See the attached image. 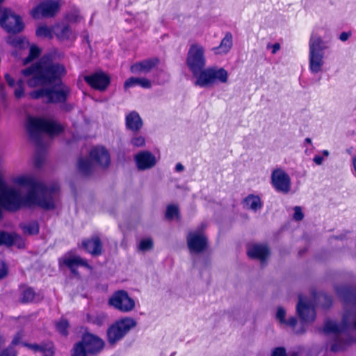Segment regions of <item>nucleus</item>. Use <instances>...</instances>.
<instances>
[{
  "mask_svg": "<svg viewBox=\"0 0 356 356\" xmlns=\"http://www.w3.org/2000/svg\"><path fill=\"white\" fill-rule=\"evenodd\" d=\"M336 291L346 304L356 306V286H339Z\"/></svg>",
  "mask_w": 356,
  "mask_h": 356,
  "instance_id": "nucleus-25",
  "label": "nucleus"
},
{
  "mask_svg": "<svg viewBox=\"0 0 356 356\" xmlns=\"http://www.w3.org/2000/svg\"><path fill=\"white\" fill-rule=\"evenodd\" d=\"M15 94L16 97H17V98L21 97V96L22 95V90L20 88V87L15 90Z\"/></svg>",
  "mask_w": 356,
  "mask_h": 356,
  "instance_id": "nucleus-57",
  "label": "nucleus"
},
{
  "mask_svg": "<svg viewBox=\"0 0 356 356\" xmlns=\"http://www.w3.org/2000/svg\"><path fill=\"white\" fill-rule=\"evenodd\" d=\"M353 166L354 169L355 175L356 176V156H354L353 158Z\"/></svg>",
  "mask_w": 356,
  "mask_h": 356,
  "instance_id": "nucleus-59",
  "label": "nucleus"
},
{
  "mask_svg": "<svg viewBox=\"0 0 356 356\" xmlns=\"http://www.w3.org/2000/svg\"><path fill=\"white\" fill-rule=\"evenodd\" d=\"M22 197L19 190L13 185L8 184L0 172V218L1 209L7 211H16L21 207Z\"/></svg>",
  "mask_w": 356,
  "mask_h": 356,
  "instance_id": "nucleus-6",
  "label": "nucleus"
},
{
  "mask_svg": "<svg viewBox=\"0 0 356 356\" xmlns=\"http://www.w3.org/2000/svg\"><path fill=\"white\" fill-rule=\"evenodd\" d=\"M233 45V37L230 32H227L225 37L222 39L219 46L213 49L216 54H227Z\"/></svg>",
  "mask_w": 356,
  "mask_h": 356,
  "instance_id": "nucleus-27",
  "label": "nucleus"
},
{
  "mask_svg": "<svg viewBox=\"0 0 356 356\" xmlns=\"http://www.w3.org/2000/svg\"><path fill=\"white\" fill-rule=\"evenodd\" d=\"M3 1H4V0H0V3H1V2H3Z\"/></svg>",
  "mask_w": 356,
  "mask_h": 356,
  "instance_id": "nucleus-64",
  "label": "nucleus"
},
{
  "mask_svg": "<svg viewBox=\"0 0 356 356\" xmlns=\"http://www.w3.org/2000/svg\"><path fill=\"white\" fill-rule=\"evenodd\" d=\"M43 299V296L34 291L31 287L24 289V303L39 302Z\"/></svg>",
  "mask_w": 356,
  "mask_h": 356,
  "instance_id": "nucleus-29",
  "label": "nucleus"
},
{
  "mask_svg": "<svg viewBox=\"0 0 356 356\" xmlns=\"http://www.w3.org/2000/svg\"><path fill=\"white\" fill-rule=\"evenodd\" d=\"M290 356H298V353L297 352L292 353Z\"/></svg>",
  "mask_w": 356,
  "mask_h": 356,
  "instance_id": "nucleus-63",
  "label": "nucleus"
},
{
  "mask_svg": "<svg viewBox=\"0 0 356 356\" xmlns=\"http://www.w3.org/2000/svg\"><path fill=\"white\" fill-rule=\"evenodd\" d=\"M84 81L93 90L104 92L111 84V76L102 71H96L83 76Z\"/></svg>",
  "mask_w": 356,
  "mask_h": 356,
  "instance_id": "nucleus-14",
  "label": "nucleus"
},
{
  "mask_svg": "<svg viewBox=\"0 0 356 356\" xmlns=\"http://www.w3.org/2000/svg\"><path fill=\"white\" fill-rule=\"evenodd\" d=\"M65 67L59 63H54L50 54H45L29 67L24 69V76H31L28 84L30 86H47L30 92L29 95L33 99H42L44 104H64L67 102L70 88L62 83V78L66 74Z\"/></svg>",
  "mask_w": 356,
  "mask_h": 356,
  "instance_id": "nucleus-1",
  "label": "nucleus"
},
{
  "mask_svg": "<svg viewBox=\"0 0 356 356\" xmlns=\"http://www.w3.org/2000/svg\"><path fill=\"white\" fill-rule=\"evenodd\" d=\"M0 356H17V353L13 347H9L3 351Z\"/></svg>",
  "mask_w": 356,
  "mask_h": 356,
  "instance_id": "nucleus-47",
  "label": "nucleus"
},
{
  "mask_svg": "<svg viewBox=\"0 0 356 356\" xmlns=\"http://www.w3.org/2000/svg\"><path fill=\"white\" fill-rule=\"evenodd\" d=\"M207 59L204 47L198 43L191 44L186 54V64L193 76L196 78L195 85L200 88L210 87L217 83H225L228 73L223 67L205 68Z\"/></svg>",
  "mask_w": 356,
  "mask_h": 356,
  "instance_id": "nucleus-2",
  "label": "nucleus"
},
{
  "mask_svg": "<svg viewBox=\"0 0 356 356\" xmlns=\"http://www.w3.org/2000/svg\"><path fill=\"white\" fill-rule=\"evenodd\" d=\"M22 341V334L21 332H18L12 341V345L16 346L19 344Z\"/></svg>",
  "mask_w": 356,
  "mask_h": 356,
  "instance_id": "nucleus-49",
  "label": "nucleus"
},
{
  "mask_svg": "<svg viewBox=\"0 0 356 356\" xmlns=\"http://www.w3.org/2000/svg\"><path fill=\"white\" fill-rule=\"evenodd\" d=\"M136 325V320L131 317H124L115 321L106 331L108 343L114 345L122 340Z\"/></svg>",
  "mask_w": 356,
  "mask_h": 356,
  "instance_id": "nucleus-8",
  "label": "nucleus"
},
{
  "mask_svg": "<svg viewBox=\"0 0 356 356\" xmlns=\"http://www.w3.org/2000/svg\"><path fill=\"white\" fill-rule=\"evenodd\" d=\"M60 5L56 0H44L36 5L31 11L33 18H51L59 12Z\"/></svg>",
  "mask_w": 356,
  "mask_h": 356,
  "instance_id": "nucleus-10",
  "label": "nucleus"
},
{
  "mask_svg": "<svg viewBox=\"0 0 356 356\" xmlns=\"http://www.w3.org/2000/svg\"><path fill=\"white\" fill-rule=\"evenodd\" d=\"M40 231L39 223L37 220L29 222L24 225V234L37 235Z\"/></svg>",
  "mask_w": 356,
  "mask_h": 356,
  "instance_id": "nucleus-35",
  "label": "nucleus"
},
{
  "mask_svg": "<svg viewBox=\"0 0 356 356\" xmlns=\"http://www.w3.org/2000/svg\"><path fill=\"white\" fill-rule=\"evenodd\" d=\"M143 122L138 112L132 111L125 117L127 129L133 133L138 132L143 127Z\"/></svg>",
  "mask_w": 356,
  "mask_h": 356,
  "instance_id": "nucleus-24",
  "label": "nucleus"
},
{
  "mask_svg": "<svg viewBox=\"0 0 356 356\" xmlns=\"http://www.w3.org/2000/svg\"><path fill=\"white\" fill-rule=\"evenodd\" d=\"M5 78L9 86H13L14 85L15 81L10 75L6 74Z\"/></svg>",
  "mask_w": 356,
  "mask_h": 356,
  "instance_id": "nucleus-56",
  "label": "nucleus"
},
{
  "mask_svg": "<svg viewBox=\"0 0 356 356\" xmlns=\"http://www.w3.org/2000/svg\"><path fill=\"white\" fill-rule=\"evenodd\" d=\"M24 347L33 353H41L42 356H54L55 348L53 342H42L40 344L24 342Z\"/></svg>",
  "mask_w": 356,
  "mask_h": 356,
  "instance_id": "nucleus-23",
  "label": "nucleus"
},
{
  "mask_svg": "<svg viewBox=\"0 0 356 356\" xmlns=\"http://www.w3.org/2000/svg\"><path fill=\"white\" fill-rule=\"evenodd\" d=\"M314 298L323 309H329L333 302V298L331 295L325 292H314Z\"/></svg>",
  "mask_w": 356,
  "mask_h": 356,
  "instance_id": "nucleus-28",
  "label": "nucleus"
},
{
  "mask_svg": "<svg viewBox=\"0 0 356 356\" xmlns=\"http://www.w3.org/2000/svg\"><path fill=\"white\" fill-rule=\"evenodd\" d=\"M42 53V49L38 45L32 44L30 45L28 56L24 58V65L38 58Z\"/></svg>",
  "mask_w": 356,
  "mask_h": 356,
  "instance_id": "nucleus-32",
  "label": "nucleus"
},
{
  "mask_svg": "<svg viewBox=\"0 0 356 356\" xmlns=\"http://www.w3.org/2000/svg\"><path fill=\"white\" fill-rule=\"evenodd\" d=\"M350 35L351 33L350 32H342L339 35V39L343 42L346 41Z\"/></svg>",
  "mask_w": 356,
  "mask_h": 356,
  "instance_id": "nucleus-54",
  "label": "nucleus"
},
{
  "mask_svg": "<svg viewBox=\"0 0 356 356\" xmlns=\"http://www.w3.org/2000/svg\"><path fill=\"white\" fill-rule=\"evenodd\" d=\"M349 314L345 312L341 320V325L339 326L330 320H327L324 325L323 332L327 334H339L350 328V323L348 320Z\"/></svg>",
  "mask_w": 356,
  "mask_h": 356,
  "instance_id": "nucleus-21",
  "label": "nucleus"
},
{
  "mask_svg": "<svg viewBox=\"0 0 356 356\" xmlns=\"http://www.w3.org/2000/svg\"><path fill=\"white\" fill-rule=\"evenodd\" d=\"M25 186H29V189L24 195V207L36 206L46 211L55 209L54 195L59 191L58 185L47 186L45 184L31 179L24 175V187Z\"/></svg>",
  "mask_w": 356,
  "mask_h": 356,
  "instance_id": "nucleus-4",
  "label": "nucleus"
},
{
  "mask_svg": "<svg viewBox=\"0 0 356 356\" xmlns=\"http://www.w3.org/2000/svg\"><path fill=\"white\" fill-rule=\"evenodd\" d=\"M154 247V242L151 238L142 239L139 243L138 249L140 251L145 252L150 250Z\"/></svg>",
  "mask_w": 356,
  "mask_h": 356,
  "instance_id": "nucleus-39",
  "label": "nucleus"
},
{
  "mask_svg": "<svg viewBox=\"0 0 356 356\" xmlns=\"http://www.w3.org/2000/svg\"><path fill=\"white\" fill-rule=\"evenodd\" d=\"M305 142H306L307 143H312V140H311V138H305Z\"/></svg>",
  "mask_w": 356,
  "mask_h": 356,
  "instance_id": "nucleus-61",
  "label": "nucleus"
},
{
  "mask_svg": "<svg viewBox=\"0 0 356 356\" xmlns=\"http://www.w3.org/2000/svg\"><path fill=\"white\" fill-rule=\"evenodd\" d=\"M296 311L302 322H313L316 318L314 307L309 302H304L301 295H299Z\"/></svg>",
  "mask_w": 356,
  "mask_h": 356,
  "instance_id": "nucleus-18",
  "label": "nucleus"
},
{
  "mask_svg": "<svg viewBox=\"0 0 356 356\" xmlns=\"http://www.w3.org/2000/svg\"><path fill=\"white\" fill-rule=\"evenodd\" d=\"M242 204L244 208L257 211L261 209L263 207V203L259 195L254 194H250L245 197Z\"/></svg>",
  "mask_w": 356,
  "mask_h": 356,
  "instance_id": "nucleus-26",
  "label": "nucleus"
},
{
  "mask_svg": "<svg viewBox=\"0 0 356 356\" xmlns=\"http://www.w3.org/2000/svg\"><path fill=\"white\" fill-rule=\"evenodd\" d=\"M59 266H65L70 270V273L76 277H79L78 268L84 267L88 269H92L91 266L87 260L79 255H74L72 251L67 252L61 258L58 259Z\"/></svg>",
  "mask_w": 356,
  "mask_h": 356,
  "instance_id": "nucleus-11",
  "label": "nucleus"
},
{
  "mask_svg": "<svg viewBox=\"0 0 356 356\" xmlns=\"http://www.w3.org/2000/svg\"><path fill=\"white\" fill-rule=\"evenodd\" d=\"M313 161L317 165H321L322 163H323V157L322 156H321V155H316L314 157Z\"/></svg>",
  "mask_w": 356,
  "mask_h": 356,
  "instance_id": "nucleus-55",
  "label": "nucleus"
},
{
  "mask_svg": "<svg viewBox=\"0 0 356 356\" xmlns=\"http://www.w3.org/2000/svg\"><path fill=\"white\" fill-rule=\"evenodd\" d=\"M271 356H287L286 349L284 347H276L273 349Z\"/></svg>",
  "mask_w": 356,
  "mask_h": 356,
  "instance_id": "nucleus-43",
  "label": "nucleus"
},
{
  "mask_svg": "<svg viewBox=\"0 0 356 356\" xmlns=\"http://www.w3.org/2000/svg\"><path fill=\"white\" fill-rule=\"evenodd\" d=\"M247 254L250 259L264 262L270 255V250L267 245L253 244L248 247Z\"/></svg>",
  "mask_w": 356,
  "mask_h": 356,
  "instance_id": "nucleus-22",
  "label": "nucleus"
},
{
  "mask_svg": "<svg viewBox=\"0 0 356 356\" xmlns=\"http://www.w3.org/2000/svg\"><path fill=\"white\" fill-rule=\"evenodd\" d=\"M309 67L312 73L316 74L321 71L323 65L324 51L327 48L322 38L312 33L309 41Z\"/></svg>",
  "mask_w": 356,
  "mask_h": 356,
  "instance_id": "nucleus-7",
  "label": "nucleus"
},
{
  "mask_svg": "<svg viewBox=\"0 0 356 356\" xmlns=\"http://www.w3.org/2000/svg\"><path fill=\"white\" fill-rule=\"evenodd\" d=\"M134 159L138 169L144 170L150 169L156 164L154 155L149 151H142L135 155Z\"/></svg>",
  "mask_w": 356,
  "mask_h": 356,
  "instance_id": "nucleus-19",
  "label": "nucleus"
},
{
  "mask_svg": "<svg viewBox=\"0 0 356 356\" xmlns=\"http://www.w3.org/2000/svg\"><path fill=\"white\" fill-rule=\"evenodd\" d=\"M90 159L103 168L110 165L111 157L108 151L104 146H95L90 152Z\"/></svg>",
  "mask_w": 356,
  "mask_h": 356,
  "instance_id": "nucleus-17",
  "label": "nucleus"
},
{
  "mask_svg": "<svg viewBox=\"0 0 356 356\" xmlns=\"http://www.w3.org/2000/svg\"><path fill=\"white\" fill-rule=\"evenodd\" d=\"M341 350V347L338 341H335L331 346V350L332 352L337 353Z\"/></svg>",
  "mask_w": 356,
  "mask_h": 356,
  "instance_id": "nucleus-52",
  "label": "nucleus"
},
{
  "mask_svg": "<svg viewBox=\"0 0 356 356\" xmlns=\"http://www.w3.org/2000/svg\"><path fill=\"white\" fill-rule=\"evenodd\" d=\"M323 154L324 155H325V156H328L329 152H328V151H327V150H323Z\"/></svg>",
  "mask_w": 356,
  "mask_h": 356,
  "instance_id": "nucleus-62",
  "label": "nucleus"
},
{
  "mask_svg": "<svg viewBox=\"0 0 356 356\" xmlns=\"http://www.w3.org/2000/svg\"><path fill=\"white\" fill-rule=\"evenodd\" d=\"M7 268L4 262L0 260V279L4 278L7 275Z\"/></svg>",
  "mask_w": 356,
  "mask_h": 356,
  "instance_id": "nucleus-48",
  "label": "nucleus"
},
{
  "mask_svg": "<svg viewBox=\"0 0 356 356\" xmlns=\"http://www.w3.org/2000/svg\"><path fill=\"white\" fill-rule=\"evenodd\" d=\"M140 78L139 77H129L127 79L124 83V88L125 89H128L130 88H133L139 84Z\"/></svg>",
  "mask_w": 356,
  "mask_h": 356,
  "instance_id": "nucleus-40",
  "label": "nucleus"
},
{
  "mask_svg": "<svg viewBox=\"0 0 356 356\" xmlns=\"http://www.w3.org/2000/svg\"><path fill=\"white\" fill-rule=\"evenodd\" d=\"M78 170L83 176H89L92 172V164L88 159L81 157L78 160Z\"/></svg>",
  "mask_w": 356,
  "mask_h": 356,
  "instance_id": "nucleus-31",
  "label": "nucleus"
},
{
  "mask_svg": "<svg viewBox=\"0 0 356 356\" xmlns=\"http://www.w3.org/2000/svg\"><path fill=\"white\" fill-rule=\"evenodd\" d=\"M175 169L177 171L180 172L184 170V166L181 163H178L175 166Z\"/></svg>",
  "mask_w": 356,
  "mask_h": 356,
  "instance_id": "nucleus-58",
  "label": "nucleus"
},
{
  "mask_svg": "<svg viewBox=\"0 0 356 356\" xmlns=\"http://www.w3.org/2000/svg\"><path fill=\"white\" fill-rule=\"evenodd\" d=\"M345 312H348L349 314V322L350 323V327L356 329V313L351 312L350 311H346Z\"/></svg>",
  "mask_w": 356,
  "mask_h": 356,
  "instance_id": "nucleus-46",
  "label": "nucleus"
},
{
  "mask_svg": "<svg viewBox=\"0 0 356 356\" xmlns=\"http://www.w3.org/2000/svg\"><path fill=\"white\" fill-rule=\"evenodd\" d=\"M131 143L134 147H140L145 145V140L142 136H136L131 138Z\"/></svg>",
  "mask_w": 356,
  "mask_h": 356,
  "instance_id": "nucleus-41",
  "label": "nucleus"
},
{
  "mask_svg": "<svg viewBox=\"0 0 356 356\" xmlns=\"http://www.w3.org/2000/svg\"><path fill=\"white\" fill-rule=\"evenodd\" d=\"M82 248L92 256H99L103 252V244L98 236L85 238L82 241Z\"/></svg>",
  "mask_w": 356,
  "mask_h": 356,
  "instance_id": "nucleus-20",
  "label": "nucleus"
},
{
  "mask_svg": "<svg viewBox=\"0 0 356 356\" xmlns=\"http://www.w3.org/2000/svg\"><path fill=\"white\" fill-rule=\"evenodd\" d=\"M56 37L60 41H67V40H74L76 37L74 35L72 31L70 26V25L66 24L64 25L60 31L56 33Z\"/></svg>",
  "mask_w": 356,
  "mask_h": 356,
  "instance_id": "nucleus-30",
  "label": "nucleus"
},
{
  "mask_svg": "<svg viewBox=\"0 0 356 356\" xmlns=\"http://www.w3.org/2000/svg\"><path fill=\"white\" fill-rule=\"evenodd\" d=\"M0 26L9 33L8 42L20 49L22 47V24L20 16L10 9L3 8L1 10Z\"/></svg>",
  "mask_w": 356,
  "mask_h": 356,
  "instance_id": "nucleus-5",
  "label": "nucleus"
},
{
  "mask_svg": "<svg viewBox=\"0 0 356 356\" xmlns=\"http://www.w3.org/2000/svg\"><path fill=\"white\" fill-rule=\"evenodd\" d=\"M165 217L169 220H172L174 217L179 218V209L178 207L173 204L168 205L165 211Z\"/></svg>",
  "mask_w": 356,
  "mask_h": 356,
  "instance_id": "nucleus-38",
  "label": "nucleus"
},
{
  "mask_svg": "<svg viewBox=\"0 0 356 356\" xmlns=\"http://www.w3.org/2000/svg\"><path fill=\"white\" fill-rule=\"evenodd\" d=\"M159 59L157 57L149 58L134 63L130 66V72L134 74H147L158 65Z\"/></svg>",
  "mask_w": 356,
  "mask_h": 356,
  "instance_id": "nucleus-16",
  "label": "nucleus"
},
{
  "mask_svg": "<svg viewBox=\"0 0 356 356\" xmlns=\"http://www.w3.org/2000/svg\"><path fill=\"white\" fill-rule=\"evenodd\" d=\"M29 131L36 147L34 165L37 168H41L45 163L47 154V146L44 143L42 134H46L53 138L62 134L64 131V127L50 118L33 117L29 120Z\"/></svg>",
  "mask_w": 356,
  "mask_h": 356,
  "instance_id": "nucleus-3",
  "label": "nucleus"
},
{
  "mask_svg": "<svg viewBox=\"0 0 356 356\" xmlns=\"http://www.w3.org/2000/svg\"><path fill=\"white\" fill-rule=\"evenodd\" d=\"M38 38L52 39L54 37L53 30L45 24L40 25L35 31Z\"/></svg>",
  "mask_w": 356,
  "mask_h": 356,
  "instance_id": "nucleus-33",
  "label": "nucleus"
},
{
  "mask_svg": "<svg viewBox=\"0 0 356 356\" xmlns=\"http://www.w3.org/2000/svg\"><path fill=\"white\" fill-rule=\"evenodd\" d=\"M186 243L191 254H200L209 248L208 238L202 232H190L186 236Z\"/></svg>",
  "mask_w": 356,
  "mask_h": 356,
  "instance_id": "nucleus-13",
  "label": "nucleus"
},
{
  "mask_svg": "<svg viewBox=\"0 0 356 356\" xmlns=\"http://www.w3.org/2000/svg\"><path fill=\"white\" fill-rule=\"evenodd\" d=\"M271 185L278 193L287 194L291 186L289 175L282 168H275L272 171Z\"/></svg>",
  "mask_w": 356,
  "mask_h": 356,
  "instance_id": "nucleus-12",
  "label": "nucleus"
},
{
  "mask_svg": "<svg viewBox=\"0 0 356 356\" xmlns=\"http://www.w3.org/2000/svg\"><path fill=\"white\" fill-rule=\"evenodd\" d=\"M79 342L82 344L90 355H97L104 346V342L102 339L89 332L83 333Z\"/></svg>",
  "mask_w": 356,
  "mask_h": 356,
  "instance_id": "nucleus-15",
  "label": "nucleus"
},
{
  "mask_svg": "<svg viewBox=\"0 0 356 356\" xmlns=\"http://www.w3.org/2000/svg\"><path fill=\"white\" fill-rule=\"evenodd\" d=\"M3 86L1 85L0 87V93L2 95V97H4V94L3 92Z\"/></svg>",
  "mask_w": 356,
  "mask_h": 356,
  "instance_id": "nucleus-60",
  "label": "nucleus"
},
{
  "mask_svg": "<svg viewBox=\"0 0 356 356\" xmlns=\"http://www.w3.org/2000/svg\"><path fill=\"white\" fill-rule=\"evenodd\" d=\"M108 304L115 309L123 313L132 311L136 306L134 300L125 290L115 291L108 298Z\"/></svg>",
  "mask_w": 356,
  "mask_h": 356,
  "instance_id": "nucleus-9",
  "label": "nucleus"
},
{
  "mask_svg": "<svg viewBox=\"0 0 356 356\" xmlns=\"http://www.w3.org/2000/svg\"><path fill=\"white\" fill-rule=\"evenodd\" d=\"M304 214L302 211L301 207L296 206L294 208V213H293V218L296 220L300 221L303 219Z\"/></svg>",
  "mask_w": 356,
  "mask_h": 356,
  "instance_id": "nucleus-44",
  "label": "nucleus"
},
{
  "mask_svg": "<svg viewBox=\"0 0 356 356\" xmlns=\"http://www.w3.org/2000/svg\"><path fill=\"white\" fill-rule=\"evenodd\" d=\"M267 48L268 49L271 48L272 49L271 53L273 54H275L280 49V44L278 42H276L273 44H268L267 45Z\"/></svg>",
  "mask_w": 356,
  "mask_h": 356,
  "instance_id": "nucleus-51",
  "label": "nucleus"
},
{
  "mask_svg": "<svg viewBox=\"0 0 356 356\" xmlns=\"http://www.w3.org/2000/svg\"><path fill=\"white\" fill-rule=\"evenodd\" d=\"M283 324L294 327L297 325V318L295 316H291Z\"/></svg>",
  "mask_w": 356,
  "mask_h": 356,
  "instance_id": "nucleus-50",
  "label": "nucleus"
},
{
  "mask_svg": "<svg viewBox=\"0 0 356 356\" xmlns=\"http://www.w3.org/2000/svg\"><path fill=\"white\" fill-rule=\"evenodd\" d=\"M55 327L56 331L62 336L67 337L68 335L70 324L66 318H62L58 321L56 322Z\"/></svg>",
  "mask_w": 356,
  "mask_h": 356,
  "instance_id": "nucleus-34",
  "label": "nucleus"
},
{
  "mask_svg": "<svg viewBox=\"0 0 356 356\" xmlns=\"http://www.w3.org/2000/svg\"><path fill=\"white\" fill-rule=\"evenodd\" d=\"M70 354L71 356H90V354L79 341L73 345Z\"/></svg>",
  "mask_w": 356,
  "mask_h": 356,
  "instance_id": "nucleus-36",
  "label": "nucleus"
},
{
  "mask_svg": "<svg viewBox=\"0 0 356 356\" xmlns=\"http://www.w3.org/2000/svg\"><path fill=\"white\" fill-rule=\"evenodd\" d=\"M138 86L143 88L149 89L152 88V83L150 80L146 78H140Z\"/></svg>",
  "mask_w": 356,
  "mask_h": 356,
  "instance_id": "nucleus-45",
  "label": "nucleus"
},
{
  "mask_svg": "<svg viewBox=\"0 0 356 356\" xmlns=\"http://www.w3.org/2000/svg\"><path fill=\"white\" fill-rule=\"evenodd\" d=\"M15 239V235L5 232H0V245H11Z\"/></svg>",
  "mask_w": 356,
  "mask_h": 356,
  "instance_id": "nucleus-37",
  "label": "nucleus"
},
{
  "mask_svg": "<svg viewBox=\"0 0 356 356\" xmlns=\"http://www.w3.org/2000/svg\"><path fill=\"white\" fill-rule=\"evenodd\" d=\"M341 350V347L338 341H335L331 346V350L332 352L337 353Z\"/></svg>",
  "mask_w": 356,
  "mask_h": 356,
  "instance_id": "nucleus-53",
  "label": "nucleus"
},
{
  "mask_svg": "<svg viewBox=\"0 0 356 356\" xmlns=\"http://www.w3.org/2000/svg\"><path fill=\"white\" fill-rule=\"evenodd\" d=\"M276 318L279 320L280 323L283 324L286 322V312L284 308L280 307L277 309Z\"/></svg>",
  "mask_w": 356,
  "mask_h": 356,
  "instance_id": "nucleus-42",
  "label": "nucleus"
}]
</instances>
